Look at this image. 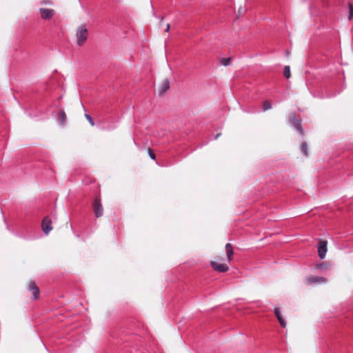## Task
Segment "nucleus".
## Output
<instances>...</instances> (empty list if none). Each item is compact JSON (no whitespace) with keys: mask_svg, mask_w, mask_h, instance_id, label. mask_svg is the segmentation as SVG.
<instances>
[{"mask_svg":"<svg viewBox=\"0 0 353 353\" xmlns=\"http://www.w3.org/2000/svg\"><path fill=\"white\" fill-rule=\"evenodd\" d=\"M88 36V31L85 24L79 26L76 32L77 43L79 46H83L86 41Z\"/></svg>","mask_w":353,"mask_h":353,"instance_id":"f257e3e1","label":"nucleus"},{"mask_svg":"<svg viewBox=\"0 0 353 353\" xmlns=\"http://www.w3.org/2000/svg\"><path fill=\"white\" fill-rule=\"evenodd\" d=\"M26 290L32 294V299L37 300L39 299L40 290L37 285L35 281L29 280L26 284Z\"/></svg>","mask_w":353,"mask_h":353,"instance_id":"f03ea898","label":"nucleus"},{"mask_svg":"<svg viewBox=\"0 0 353 353\" xmlns=\"http://www.w3.org/2000/svg\"><path fill=\"white\" fill-rule=\"evenodd\" d=\"M92 208L94 213V215L97 218H99L103 216V208L102 204L101 203V200L99 198L97 197L93 202Z\"/></svg>","mask_w":353,"mask_h":353,"instance_id":"7ed1b4c3","label":"nucleus"},{"mask_svg":"<svg viewBox=\"0 0 353 353\" xmlns=\"http://www.w3.org/2000/svg\"><path fill=\"white\" fill-rule=\"evenodd\" d=\"M41 228L43 232L48 235L49 232L52 230V221L48 216H45L41 223Z\"/></svg>","mask_w":353,"mask_h":353,"instance_id":"20e7f679","label":"nucleus"},{"mask_svg":"<svg viewBox=\"0 0 353 353\" xmlns=\"http://www.w3.org/2000/svg\"><path fill=\"white\" fill-rule=\"evenodd\" d=\"M39 12L43 19H50L55 14V11L50 8H40Z\"/></svg>","mask_w":353,"mask_h":353,"instance_id":"39448f33","label":"nucleus"},{"mask_svg":"<svg viewBox=\"0 0 353 353\" xmlns=\"http://www.w3.org/2000/svg\"><path fill=\"white\" fill-rule=\"evenodd\" d=\"M327 252V242L320 241L318 246V254L321 259H324Z\"/></svg>","mask_w":353,"mask_h":353,"instance_id":"423d86ee","label":"nucleus"},{"mask_svg":"<svg viewBox=\"0 0 353 353\" xmlns=\"http://www.w3.org/2000/svg\"><path fill=\"white\" fill-rule=\"evenodd\" d=\"M210 265L212 267V268L217 272H225L229 270V268L225 264H220L215 261H211Z\"/></svg>","mask_w":353,"mask_h":353,"instance_id":"0eeeda50","label":"nucleus"},{"mask_svg":"<svg viewBox=\"0 0 353 353\" xmlns=\"http://www.w3.org/2000/svg\"><path fill=\"white\" fill-rule=\"evenodd\" d=\"M326 281H327L326 279L324 277H322V276H310V277L307 278V282L309 284L316 283H325Z\"/></svg>","mask_w":353,"mask_h":353,"instance_id":"6e6552de","label":"nucleus"},{"mask_svg":"<svg viewBox=\"0 0 353 353\" xmlns=\"http://www.w3.org/2000/svg\"><path fill=\"white\" fill-rule=\"evenodd\" d=\"M170 88V81L168 79H164L159 88V94H163Z\"/></svg>","mask_w":353,"mask_h":353,"instance_id":"1a4fd4ad","label":"nucleus"},{"mask_svg":"<svg viewBox=\"0 0 353 353\" xmlns=\"http://www.w3.org/2000/svg\"><path fill=\"white\" fill-rule=\"evenodd\" d=\"M225 251L229 261H231L233 257V248L231 243H227L225 245Z\"/></svg>","mask_w":353,"mask_h":353,"instance_id":"9d476101","label":"nucleus"},{"mask_svg":"<svg viewBox=\"0 0 353 353\" xmlns=\"http://www.w3.org/2000/svg\"><path fill=\"white\" fill-rule=\"evenodd\" d=\"M59 118L61 124L63 125H65V123L66 122L67 117H66L65 112L63 110L59 112Z\"/></svg>","mask_w":353,"mask_h":353,"instance_id":"9b49d317","label":"nucleus"},{"mask_svg":"<svg viewBox=\"0 0 353 353\" xmlns=\"http://www.w3.org/2000/svg\"><path fill=\"white\" fill-rule=\"evenodd\" d=\"M294 125L296 128V130L301 133V134H303V129L301 127V120H295L294 122Z\"/></svg>","mask_w":353,"mask_h":353,"instance_id":"f8f14e48","label":"nucleus"},{"mask_svg":"<svg viewBox=\"0 0 353 353\" xmlns=\"http://www.w3.org/2000/svg\"><path fill=\"white\" fill-rule=\"evenodd\" d=\"M301 150L302 153H303L305 157H307V156H308V148H307V144L305 142H303V143L301 144Z\"/></svg>","mask_w":353,"mask_h":353,"instance_id":"ddd939ff","label":"nucleus"},{"mask_svg":"<svg viewBox=\"0 0 353 353\" xmlns=\"http://www.w3.org/2000/svg\"><path fill=\"white\" fill-rule=\"evenodd\" d=\"M272 108V105L270 101L265 100L263 103V111H267Z\"/></svg>","mask_w":353,"mask_h":353,"instance_id":"4468645a","label":"nucleus"},{"mask_svg":"<svg viewBox=\"0 0 353 353\" xmlns=\"http://www.w3.org/2000/svg\"><path fill=\"white\" fill-rule=\"evenodd\" d=\"M283 74L287 79H289L290 77V76H291L290 68L289 65L285 66L284 70H283Z\"/></svg>","mask_w":353,"mask_h":353,"instance_id":"2eb2a0df","label":"nucleus"},{"mask_svg":"<svg viewBox=\"0 0 353 353\" xmlns=\"http://www.w3.org/2000/svg\"><path fill=\"white\" fill-rule=\"evenodd\" d=\"M348 8H349V15H348V19L351 20L353 17V6L352 3L348 4Z\"/></svg>","mask_w":353,"mask_h":353,"instance_id":"dca6fc26","label":"nucleus"},{"mask_svg":"<svg viewBox=\"0 0 353 353\" xmlns=\"http://www.w3.org/2000/svg\"><path fill=\"white\" fill-rule=\"evenodd\" d=\"M230 61H231V58H223L221 59V64L225 66L230 65Z\"/></svg>","mask_w":353,"mask_h":353,"instance_id":"f3484780","label":"nucleus"},{"mask_svg":"<svg viewBox=\"0 0 353 353\" xmlns=\"http://www.w3.org/2000/svg\"><path fill=\"white\" fill-rule=\"evenodd\" d=\"M276 318H277L278 321H279L280 325H281V327H285L286 323L285 322L284 319H283L281 314L279 315V316H277Z\"/></svg>","mask_w":353,"mask_h":353,"instance_id":"a211bd4d","label":"nucleus"},{"mask_svg":"<svg viewBox=\"0 0 353 353\" xmlns=\"http://www.w3.org/2000/svg\"><path fill=\"white\" fill-rule=\"evenodd\" d=\"M85 117L86 118V119L88 121V122L90 123V124L91 125V126H94V122L92 119V118L88 114H85Z\"/></svg>","mask_w":353,"mask_h":353,"instance_id":"6ab92c4d","label":"nucleus"},{"mask_svg":"<svg viewBox=\"0 0 353 353\" xmlns=\"http://www.w3.org/2000/svg\"><path fill=\"white\" fill-rule=\"evenodd\" d=\"M148 152L149 156H150L152 159H156V155H155V154L154 153V152L152 151V149L148 148Z\"/></svg>","mask_w":353,"mask_h":353,"instance_id":"aec40b11","label":"nucleus"},{"mask_svg":"<svg viewBox=\"0 0 353 353\" xmlns=\"http://www.w3.org/2000/svg\"><path fill=\"white\" fill-rule=\"evenodd\" d=\"M274 313L276 317L281 315L280 311L278 308L274 309Z\"/></svg>","mask_w":353,"mask_h":353,"instance_id":"412c9836","label":"nucleus"},{"mask_svg":"<svg viewBox=\"0 0 353 353\" xmlns=\"http://www.w3.org/2000/svg\"><path fill=\"white\" fill-rule=\"evenodd\" d=\"M170 29V23H168L165 31L169 32Z\"/></svg>","mask_w":353,"mask_h":353,"instance_id":"4be33fe9","label":"nucleus"},{"mask_svg":"<svg viewBox=\"0 0 353 353\" xmlns=\"http://www.w3.org/2000/svg\"><path fill=\"white\" fill-rule=\"evenodd\" d=\"M221 135V133L216 134V135L215 136V139H218V138L220 137Z\"/></svg>","mask_w":353,"mask_h":353,"instance_id":"5701e85b","label":"nucleus"},{"mask_svg":"<svg viewBox=\"0 0 353 353\" xmlns=\"http://www.w3.org/2000/svg\"><path fill=\"white\" fill-rule=\"evenodd\" d=\"M43 3H50V1H43Z\"/></svg>","mask_w":353,"mask_h":353,"instance_id":"b1692460","label":"nucleus"}]
</instances>
